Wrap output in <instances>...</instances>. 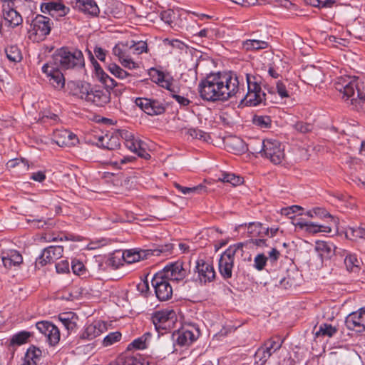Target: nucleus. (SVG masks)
Instances as JSON below:
<instances>
[{"mask_svg": "<svg viewBox=\"0 0 365 365\" xmlns=\"http://www.w3.org/2000/svg\"><path fill=\"white\" fill-rule=\"evenodd\" d=\"M244 76L235 71L210 73L198 85L200 96L210 102L243 97Z\"/></svg>", "mask_w": 365, "mask_h": 365, "instance_id": "f257e3e1", "label": "nucleus"}, {"mask_svg": "<svg viewBox=\"0 0 365 365\" xmlns=\"http://www.w3.org/2000/svg\"><path fill=\"white\" fill-rule=\"evenodd\" d=\"M335 88L345 101H350L356 108L365 103V85L359 78H341L335 83Z\"/></svg>", "mask_w": 365, "mask_h": 365, "instance_id": "f03ea898", "label": "nucleus"}, {"mask_svg": "<svg viewBox=\"0 0 365 365\" xmlns=\"http://www.w3.org/2000/svg\"><path fill=\"white\" fill-rule=\"evenodd\" d=\"M262 77L259 75L245 74L243 80V97H235L245 101V104L256 106L266 101V94L262 91Z\"/></svg>", "mask_w": 365, "mask_h": 365, "instance_id": "7ed1b4c3", "label": "nucleus"}, {"mask_svg": "<svg viewBox=\"0 0 365 365\" xmlns=\"http://www.w3.org/2000/svg\"><path fill=\"white\" fill-rule=\"evenodd\" d=\"M53 61L55 66L63 70L82 68L85 64L81 51L67 48L57 50L53 55Z\"/></svg>", "mask_w": 365, "mask_h": 365, "instance_id": "20e7f679", "label": "nucleus"}, {"mask_svg": "<svg viewBox=\"0 0 365 365\" xmlns=\"http://www.w3.org/2000/svg\"><path fill=\"white\" fill-rule=\"evenodd\" d=\"M200 331L197 325L188 324L173 331L170 334L173 346L184 347L190 346L200 336ZM177 351V349H175Z\"/></svg>", "mask_w": 365, "mask_h": 365, "instance_id": "39448f33", "label": "nucleus"}, {"mask_svg": "<svg viewBox=\"0 0 365 365\" xmlns=\"http://www.w3.org/2000/svg\"><path fill=\"white\" fill-rule=\"evenodd\" d=\"M254 150L260 153L262 156L269 159L274 165L281 164L285 157L284 145L277 140H264L261 143L260 149Z\"/></svg>", "mask_w": 365, "mask_h": 365, "instance_id": "423d86ee", "label": "nucleus"}, {"mask_svg": "<svg viewBox=\"0 0 365 365\" xmlns=\"http://www.w3.org/2000/svg\"><path fill=\"white\" fill-rule=\"evenodd\" d=\"M243 244L237 243L230 246L221 255L219 259V272L225 280L232 276L235 256L238 250H242Z\"/></svg>", "mask_w": 365, "mask_h": 365, "instance_id": "0eeeda50", "label": "nucleus"}, {"mask_svg": "<svg viewBox=\"0 0 365 365\" xmlns=\"http://www.w3.org/2000/svg\"><path fill=\"white\" fill-rule=\"evenodd\" d=\"M173 247V244H166L155 249L128 250L123 254V257L128 263H133L147 259L149 256H159L161 253H171Z\"/></svg>", "mask_w": 365, "mask_h": 365, "instance_id": "6e6552de", "label": "nucleus"}, {"mask_svg": "<svg viewBox=\"0 0 365 365\" xmlns=\"http://www.w3.org/2000/svg\"><path fill=\"white\" fill-rule=\"evenodd\" d=\"M151 320L158 333V335H163V331L167 333V331L173 327L176 320V314L174 310L170 309L156 311L153 313Z\"/></svg>", "mask_w": 365, "mask_h": 365, "instance_id": "1a4fd4ad", "label": "nucleus"}, {"mask_svg": "<svg viewBox=\"0 0 365 365\" xmlns=\"http://www.w3.org/2000/svg\"><path fill=\"white\" fill-rule=\"evenodd\" d=\"M51 30V21L48 17L38 14L31 23V36L34 41H43Z\"/></svg>", "mask_w": 365, "mask_h": 365, "instance_id": "9d476101", "label": "nucleus"}, {"mask_svg": "<svg viewBox=\"0 0 365 365\" xmlns=\"http://www.w3.org/2000/svg\"><path fill=\"white\" fill-rule=\"evenodd\" d=\"M151 284L155 289V296L160 301H168L172 298L173 288L170 282L164 278L163 274H155Z\"/></svg>", "mask_w": 365, "mask_h": 365, "instance_id": "9b49d317", "label": "nucleus"}, {"mask_svg": "<svg viewBox=\"0 0 365 365\" xmlns=\"http://www.w3.org/2000/svg\"><path fill=\"white\" fill-rule=\"evenodd\" d=\"M61 68L49 62L42 66V72L46 74L49 83L56 89L61 90L65 86V77Z\"/></svg>", "mask_w": 365, "mask_h": 365, "instance_id": "f8f14e48", "label": "nucleus"}, {"mask_svg": "<svg viewBox=\"0 0 365 365\" xmlns=\"http://www.w3.org/2000/svg\"><path fill=\"white\" fill-rule=\"evenodd\" d=\"M63 246H49L43 250L41 254L36 258L35 262L36 268L40 269L48 263L53 262L55 260L63 256Z\"/></svg>", "mask_w": 365, "mask_h": 365, "instance_id": "ddd939ff", "label": "nucleus"}, {"mask_svg": "<svg viewBox=\"0 0 365 365\" xmlns=\"http://www.w3.org/2000/svg\"><path fill=\"white\" fill-rule=\"evenodd\" d=\"M135 104L149 115H160L165 111L164 104L155 99L137 98L135 99Z\"/></svg>", "mask_w": 365, "mask_h": 365, "instance_id": "4468645a", "label": "nucleus"}, {"mask_svg": "<svg viewBox=\"0 0 365 365\" xmlns=\"http://www.w3.org/2000/svg\"><path fill=\"white\" fill-rule=\"evenodd\" d=\"M158 273L163 274L164 278L169 282L182 280L187 275V271L183 268V263L180 261L170 263Z\"/></svg>", "mask_w": 365, "mask_h": 365, "instance_id": "2eb2a0df", "label": "nucleus"}, {"mask_svg": "<svg viewBox=\"0 0 365 365\" xmlns=\"http://www.w3.org/2000/svg\"><path fill=\"white\" fill-rule=\"evenodd\" d=\"M36 327L39 332L46 337V340L51 346H55L59 342L60 331L53 323L41 321L36 324Z\"/></svg>", "mask_w": 365, "mask_h": 365, "instance_id": "dca6fc26", "label": "nucleus"}, {"mask_svg": "<svg viewBox=\"0 0 365 365\" xmlns=\"http://www.w3.org/2000/svg\"><path fill=\"white\" fill-rule=\"evenodd\" d=\"M195 272L197 273V279L203 284L213 281L216 276L213 265L202 259L197 261Z\"/></svg>", "mask_w": 365, "mask_h": 365, "instance_id": "f3484780", "label": "nucleus"}, {"mask_svg": "<svg viewBox=\"0 0 365 365\" xmlns=\"http://www.w3.org/2000/svg\"><path fill=\"white\" fill-rule=\"evenodd\" d=\"M346 327L357 332L365 331V308L349 314L345 319Z\"/></svg>", "mask_w": 365, "mask_h": 365, "instance_id": "a211bd4d", "label": "nucleus"}, {"mask_svg": "<svg viewBox=\"0 0 365 365\" xmlns=\"http://www.w3.org/2000/svg\"><path fill=\"white\" fill-rule=\"evenodd\" d=\"M40 9L42 13L48 14L52 17L64 16L70 11L64 4L56 1L42 3Z\"/></svg>", "mask_w": 365, "mask_h": 365, "instance_id": "6ab92c4d", "label": "nucleus"}, {"mask_svg": "<svg viewBox=\"0 0 365 365\" xmlns=\"http://www.w3.org/2000/svg\"><path fill=\"white\" fill-rule=\"evenodd\" d=\"M107 329L106 324L102 321H95L87 325L80 336L81 339L92 340L100 336Z\"/></svg>", "mask_w": 365, "mask_h": 365, "instance_id": "aec40b11", "label": "nucleus"}, {"mask_svg": "<svg viewBox=\"0 0 365 365\" xmlns=\"http://www.w3.org/2000/svg\"><path fill=\"white\" fill-rule=\"evenodd\" d=\"M292 224L296 227L304 230L310 234H316L321 232L329 233L331 232V228L329 226L320 225L302 219L295 220L292 222Z\"/></svg>", "mask_w": 365, "mask_h": 365, "instance_id": "412c9836", "label": "nucleus"}, {"mask_svg": "<svg viewBox=\"0 0 365 365\" xmlns=\"http://www.w3.org/2000/svg\"><path fill=\"white\" fill-rule=\"evenodd\" d=\"M4 266L6 269H11L13 266H19L23 262L21 255L16 250L8 251L1 257Z\"/></svg>", "mask_w": 365, "mask_h": 365, "instance_id": "4be33fe9", "label": "nucleus"}, {"mask_svg": "<svg viewBox=\"0 0 365 365\" xmlns=\"http://www.w3.org/2000/svg\"><path fill=\"white\" fill-rule=\"evenodd\" d=\"M3 13L6 21L9 24L11 27L19 26L23 22V19L21 14L12 8L11 6L7 4L3 6Z\"/></svg>", "mask_w": 365, "mask_h": 365, "instance_id": "5701e85b", "label": "nucleus"}, {"mask_svg": "<svg viewBox=\"0 0 365 365\" xmlns=\"http://www.w3.org/2000/svg\"><path fill=\"white\" fill-rule=\"evenodd\" d=\"M76 8L85 14L96 16L100 9L94 0H76Z\"/></svg>", "mask_w": 365, "mask_h": 365, "instance_id": "b1692460", "label": "nucleus"}, {"mask_svg": "<svg viewBox=\"0 0 365 365\" xmlns=\"http://www.w3.org/2000/svg\"><path fill=\"white\" fill-rule=\"evenodd\" d=\"M98 147L110 150L118 149L120 143L117 135H109L106 134L104 136H100L97 143Z\"/></svg>", "mask_w": 365, "mask_h": 365, "instance_id": "393cba45", "label": "nucleus"}, {"mask_svg": "<svg viewBox=\"0 0 365 365\" xmlns=\"http://www.w3.org/2000/svg\"><path fill=\"white\" fill-rule=\"evenodd\" d=\"M56 138V143L61 146H69L75 145L78 139L73 133L69 130H59L55 133Z\"/></svg>", "mask_w": 365, "mask_h": 365, "instance_id": "a878e982", "label": "nucleus"}, {"mask_svg": "<svg viewBox=\"0 0 365 365\" xmlns=\"http://www.w3.org/2000/svg\"><path fill=\"white\" fill-rule=\"evenodd\" d=\"M88 101L94 103L96 106H102L110 101V92L106 90V91L100 89L92 90Z\"/></svg>", "mask_w": 365, "mask_h": 365, "instance_id": "bb28decb", "label": "nucleus"}, {"mask_svg": "<svg viewBox=\"0 0 365 365\" xmlns=\"http://www.w3.org/2000/svg\"><path fill=\"white\" fill-rule=\"evenodd\" d=\"M315 250L322 260L330 259L334 253V245L324 241H317Z\"/></svg>", "mask_w": 365, "mask_h": 365, "instance_id": "cd10ccee", "label": "nucleus"}, {"mask_svg": "<svg viewBox=\"0 0 365 365\" xmlns=\"http://www.w3.org/2000/svg\"><path fill=\"white\" fill-rule=\"evenodd\" d=\"M143 144V143L141 140H138L135 138L125 143L126 148L130 151L136 153L140 158L148 159L150 158V155L147 153L145 149L142 147Z\"/></svg>", "mask_w": 365, "mask_h": 365, "instance_id": "c85d7f7f", "label": "nucleus"}, {"mask_svg": "<svg viewBox=\"0 0 365 365\" xmlns=\"http://www.w3.org/2000/svg\"><path fill=\"white\" fill-rule=\"evenodd\" d=\"M362 262L355 254L349 253L344 258V264L349 272L358 274L361 269Z\"/></svg>", "mask_w": 365, "mask_h": 365, "instance_id": "c756f323", "label": "nucleus"}, {"mask_svg": "<svg viewBox=\"0 0 365 365\" xmlns=\"http://www.w3.org/2000/svg\"><path fill=\"white\" fill-rule=\"evenodd\" d=\"M152 334L150 332H145L141 336L134 339L127 347L128 350H142L148 347Z\"/></svg>", "mask_w": 365, "mask_h": 365, "instance_id": "7c9ffc66", "label": "nucleus"}, {"mask_svg": "<svg viewBox=\"0 0 365 365\" xmlns=\"http://www.w3.org/2000/svg\"><path fill=\"white\" fill-rule=\"evenodd\" d=\"M58 319L68 332L76 329L77 326L76 320L78 319V317L73 312L60 314Z\"/></svg>", "mask_w": 365, "mask_h": 365, "instance_id": "2f4dec72", "label": "nucleus"}, {"mask_svg": "<svg viewBox=\"0 0 365 365\" xmlns=\"http://www.w3.org/2000/svg\"><path fill=\"white\" fill-rule=\"evenodd\" d=\"M242 48L246 51H257L267 48L268 42L257 39H247L242 43Z\"/></svg>", "mask_w": 365, "mask_h": 365, "instance_id": "473e14b6", "label": "nucleus"}, {"mask_svg": "<svg viewBox=\"0 0 365 365\" xmlns=\"http://www.w3.org/2000/svg\"><path fill=\"white\" fill-rule=\"evenodd\" d=\"M42 357V351L34 345H31L26 351L25 361L31 365H37Z\"/></svg>", "mask_w": 365, "mask_h": 365, "instance_id": "72a5a7b5", "label": "nucleus"}, {"mask_svg": "<svg viewBox=\"0 0 365 365\" xmlns=\"http://www.w3.org/2000/svg\"><path fill=\"white\" fill-rule=\"evenodd\" d=\"M284 340H281L279 336H273L266 340L262 345L264 349L271 355L279 350L282 346Z\"/></svg>", "mask_w": 365, "mask_h": 365, "instance_id": "f704fd0d", "label": "nucleus"}, {"mask_svg": "<svg viewBox=\"0 0 365 365\" xmlns=\"http://www.w3.org/2000/svg\"><path fill=\"white\" fill-rule=\"evenodd\" d=\"M346 236L351 240H365V227H351L346 229Z\"/></svg>", "mask_w": 365, "mask_h": 365, "instance_id": "c9c22d12", "label": "nucleus"}, {"mask_svg": "<svg viewBox=\"0 0 365 365\" xmlns=\"http://www.w3.org/2000/svg\"><path fill=\"white\" fill-rule=\"evenodd\" d=\"M8 59L12 62H19L21 60V53L17 46H10L5 48Z\"/></svg>", "mask_w": 365, "mask_h": 365, "instance_id": "e433bc0d", "label": "nucleus"}, {"mask_svg": "<svg viewBox=\"0 0 365 365\" xmlns=\"http://www.w3.org/2000/svg\"><path fill=\"white\" fill-rule=\"evenodd\" d=\"M153 71L158 73V78H157L158 82L159 83H160V86L163 88L168 90L170 91V96L173 97V91H179V88L178 87L174 86L173 83L170 82V81L164 79V74L163 72L158 71L155 69H153Z\"/></svg>", "mask_w": 365, "mask_h": 365, "instance_id": "4c0bfd02", "label": "nucleus"}, {"mask_svg": "<svg viewBox=\"0 0 365 365\" xmlns=\"http://www.w3.org/2000/svg\"><path fill=\"white\" fill-rule=\"evenodd\" d=\"M252 123L254 125L262 129H267L271 127L272 120L268 115H255L253 117Z\"/></svg>", "mask_w": 365, "mask_h": 365, "instance_id": "58836bf2", "label": "nucleus"}, {"mask_svg": "<svg viewBox=\"0 0 365 365\" xmlns=\"http://www.w3.org/2000/svg\"><path fill=\"white\" fill-rule=\"evenodd\" d=\"M271 356L272 355L261 346L255 354V364L264 365Z\"/></svg>", "mask_w": 365, "mask_h": 365, "instance_id": "ea45409f", "label": "nucleus"}, {"mask_svg": "<svg viewBox=\"0 0 365 365\" xmlns=\"http://www.w3.org/2000/svg\"><path fill=\"white\" fill-rule=\"evenodd\" d=\"M71 269L73 274L80 277H86L88 274L83 263L76 259H73L71 262Z\"/></svg>", "mask_w": 365, "mask_h": 365, "instance_id": "a19ab883", "label": "nucleus"}, {"mask_svg": "<svg viewBox=\"0 0 365 365\" xmlns=\"http://www.w3.org/2000/svg\"><path fill=\"white\" fill-rule=\"evenodd\" d=\"M31 336V332L27 331H21L14 334L11 339V344L14 345H21L27 342L29 337Z\"/></svg>", "mask_w": 365, "mask_h": 365, "instance_id": "79ce46f5", "label": "nucleus"}, {"mask_svg": "<svg viewBox=\"0 0 365 365\" xmlns=\"http://www.w3.org/2000/svg\"><path fill=\"white\" fill-rule=\"evenodd\" d=\"M108 69L113 76L120 79H125L130 76L129 73L121 68L115 63H110L108 66Z\"/></svg>", "mask_w": 365, "mask_h": 365, "instance_id": "37998d69", "label": "nucleus"}, {"mask_svg": "<svg viewBox=\"0 0 365 365\" xmlns=\"http://www.w3.org/2000/svg\"><path fill=\"white\" fill-rule=\"evenodd\" d=\"M130 49L132 50V52L134 54H141L143 53H147L148 51V45L146 41H132L131 44L130 45Z\"/></svg>", "mask_w": 365, "mask_h": 365, "instance_id": "c03bdc74", "label": "nucleus"}, {"mask_svg": "<svg viewBox=\"0 0 365 365\" xmlns=\"http://www.w3.org/2000/svg\"><path fill=\"white\" fill-rule=\"evenodd\" d=\"M221 180L224 182H229L234 186L240 185L243 182L242 178L237 176L233 173H223L222 175Z\"/></svg>", "mask_w": 365, "mask_h": 365, "instance_id": "a18cd8bd", "label": "nucleus"}, {"mask_svg": "<svg viewBox=\"0 0 365 365\" xmlns=\"http://www.w3.org/2000/svg\"><path fill=\"white\" fill-rule=\"evenodd\" d=\"M336 328L332 327L331 324H322L320 325L319 331H317V334H321L322 336H327L331 337L334 336L336 333Z\"/></svg>", "mask_w": 365, "mask_h": 365, "instance_id": "49530a36", "label": "nucleus"}, {"mask_svg": "<svg viewBox=\"0 0 365 365\" xmlns=\"http://www.w3.org/2000/svg\"><path fill=\"white\" fill-rule=\"evenodd\" d=\"M78 88L79 90L81 98L88 101V96H90V94L93 90L91 84L86 82H81L78 85Z\"/></svg>", "mask_w": 365, "mask_h": 365, "instance_id": "de8ad7c7", "label": "nucleus"}, {"mask_svg": "<svg viewBox=\"0 0 365 365\" xmlns=\"http://www.w3.org/2000/svg\"><path fill=\"white\" fill-rule=\"evenodd\" d=\"M163 42L165 46H170L171 48L180 51L185 50L187 47L184 42L178 39L165 38Z\"/></svg>", "mask_w": 365, "mask_h": 365, "instance_id": "09e8293b", "label": "nucleus"}, {"mask_svg": "<svg viewBox=\"0 0 365 365\" xmlns=\"http://www.w3.org/2000/svg\"><path fill=\"white\" fill-rule=\"evenodd\" d=\"M121 333L119 331H114L108 334L103 340L104 346H108L114 343L119 341L121 339Z\"/></svg>", "mask_w": 365, "mask_h": 365, "instance_id": "8fccbe9b", "label": "nucleus"}, {"mask_svg": "<svg viewBox=\"0 0 365 365\" xmlns=\"http://www.w3.org/2000/svg\"><path fill=\"white\" fill-rule=\"evenodd\" d=\"M268 258L265 256L264 254L260 253L255 256L254 259V264L253 267L258 271H262L264 269L265 265L267 264Z\"/></svg>", "mask_w": 365, "mask_h": 365, "instance_id": "3c124183", "label": "nucleus"}, {"mask_svg": "<svg viewBox=\"0 0 365 365\" xmlns=\"http://www.w3.org/2000/svg\"><path fill=\"white\" fill-rule=\"evenodd\" d=\"M294 130L301 133H307L312 130L313 125L303 121H298L293 125Z\"/></svg>", "mask_w": 365, "mask_h": 365, "instance_id": "603ef678", "label": "nucleus"}, {"mask_svg": "<svg viewBox=\"0 0 365 365\" xmlns=\"http://www.w3.org/2000/svg\"><path fill=\"white\" fill-rule=\"evenodd\" d=\"M7 165L9 168L19 167L20 168H23L26 170L29 169V163L24 159L11 160L8 162Z\"/></svg>", "mask_w": 365, "mask_h": 365, "instance_id": "864d4df0", "label": "nucleus"}, {"mask_svg": "<svg viewBox=\"0 0 365 365\" xmlns=\"http://www.w3.org/2000/svg\"><path fill=\"white\" fill-rule=\"evenodd\" d=\"M56 270L58 274H67L70 272L68 261L63 259L56 264Z\"/></svg>", "mask_w": 365, "mask_h": 365, "instance_id": "5fc2aeb1", "label": "nucleus"}, {"mask_svg": "<svg viewBox=\"0 0 365 365\" xmlns=\"http://www.w3.org/2000/svg\"><path fill=\"white\" fill-rule=\"evenodd\" d=\"M174 18V12L170 9L163 11L160 13L161 20L163 21L165 24H168V25L172 24Z\"/></svg>", "mask_w": 365, "mask_h": 365, "instance_id": "6e6d98bb", "label": "nucleus"}, {"mask_svg": "<svg viewBox=\"0 0 365 365\" xmlns=\"http://www.w3.org/2000/svg\"><path fill=\"white\" fill-rule=\"evenodd\" d=\"M314 214L316 217H319L320 218H330L331 220L335 221L334 217L331 215L325 209L322 207H314L313 208Z\"/></svg>", "mask_w": 365, "mask_h": 365, "instance_id": "4d7b16f0", "label": "nucleus"}, {"mask_svg": "<svg viewBox=\"0 0 365 365\" xmlns=\"http://www.w3.org/2000/svg\"><path fill=\"white\" fill-rule=\"evenodd\" d=\"M190 195H202L207 193V187L203 184H199L198 185L190 187Z\"/></svg>", "mask_w": 365, "mask_h": 365, "instance_id": "13d9d810", "label": "nucleus"}, {"mask_svg": "<svg viewBox=\"0 0 365 365\" xmlns=\"http://www.w3.org/2000/svg\"><path fill=\"white\" fill-rule=\"evenodd\" d=\"M173 97L180 106H187L190 103V101L182 96L178 95L179 91H173Z\"/></svg>", "mask_w": 365, "mask_h": 365, "instance_id": "bf43d9fd", "label": "nucleus"}, {"mask_svg": "<svg viewBox=\"0 0 365 365\" xmlns=\"http://www.w3.org/2000/svg\"><path fill=\"white\" fill-rule=\"evenodd\" d=\"M120 62L123 67L128 69H133L138 67V64L128 56H125L124 58H123Z\"/></svg>", "mask_w": 365, "mask_h": 365, "instance_id": "052dcab7", "label": "nucleus"}, {"mask_svg": "<svg viewBox=\"0 0 365 365\" xmlns=\"http://www.w3.org/2000/svg\"><path fill=\"white\" fill-rule=\"evenodd\" d=\"M276 88L277 93L282 98H288L289 96L285 85L282 81L277 83Z\"/></svg>", "mask_w": 365, "mask_h": 365, "instance_id": "680f3d73", "label": "nucleus"}, {"mask_svg": "<svg viewBox=\"0 0 365 365\" xmlns=\"http://www.w3.org/2000/svg\"><path fill=\"white\" fill-rule=\"evenodd\" d=\"M107 51L101 47L96 46L94 48V53L98 59L101 61H104L106 59Z\"/></svg>", "mask_w": 365, "mask_h": 365, "instance_id": "e2e57ef3", "label": "nucleus"}, {"mask_svg": "<svg viewBox=\"0 0 365 365\" xmlns=\"http://www.w3.org/2000/svg\"><path fill=\"white\" fill-rule=\"evenodd\" d=\"M30 178L34 181L41 182L46 179V175L43 171H38L33 173Z\"/></svg>", "mask_w": 365, "mask_h": 365, "instance_id": "0e129e2a", "label": "nucleus"}, {"mask_svg": "<svg viewBox=\"0 0 365 365\" xmlns=\"http://www.w3.org/2000/svg\"><path fill=\"white\" fill-rule=\"evenodd\" d=\"M63 240L77 242L81 240V237L78 235H74L71 233H63L59 238V240L61 241H62Z\"/></svg>", "mask_w": 365, "mask_h": 365, "instance_id": "69168bd1", "label": "nucleus"}, {"mask_svg": "<svg viewBox=\"0 0 365 365\" xmlns=\"http://www.w3.org/2000/svg\"><path fill=\"white\" fill-rule=\"evenodd\" d=\"M269 259L272 262H277L279 257H280V252L276 249L272 248L269 252H268Z\"/></svg>", "mask_w": 365, "mask_h": 365, "instance_id": "338daca9", "label": "nucleus"}, {"mask_svg": "<svg viewBox=\"0 0 365 365\" xmlns=\"http://www.w3.org/2000/svg\"><path fill=\"white\" fill-rule=\"evenodd\" d=\"M118 133L119 135L123 139L125 140V143H127L128 140H130L133 138H134L133 135L130 132H129V131H128L126 130H120L118 131Z\"/></svg>", "mask_w": 365, "mask_h": 365, "instance_id": "774afa93", "label": "nucleus"}]
</instances>
